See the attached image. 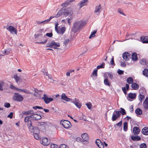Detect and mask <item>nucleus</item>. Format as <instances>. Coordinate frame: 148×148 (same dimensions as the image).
<instances>
[{
    "label": "nucleus",
    "instance_id": "f257e3e1",
    "mask_svg": "<svg viewBox=\"0 0 148 148\" xmlns=\"http://www.w3.org/2000/svg\"><path fill=\"white\" fill-rule=\"evenodd\" d=\"M86 24V22L85 21L80 20L75 21L73 23L71 31L74 33H76L80 31Z\"/></svg>",
    "mask_w": 148,
    "mask_h": 148
},
{
    "label": "nucleus",
    "instance_id": "f03ea898",
    "mask_svg": "<svg viewBox=\"0 0 148 148\" xmlns=\"http://www.w3.org/2000/svg\"><path fill=\"white\" fill-rule=\"evenodd\" d=\"M60 123L66 129H68L71 128L72 126V125L69 121L66 120H61Z\"/></svg>",
    "mask_w": 148,
    "mask_h": 148
},
{
    "label": "nucleus",
    "instance_id": "7ed1b4c3",
    "mask_svg": "<svg viewBox=\"0 0 148 148\" xmlns=\"http://www.w3.org/2000/svg\"><path fill=\"white\" fill-rule=\"evenodd\" d=\"M60 46V44L59 43H56L54 41H52L51 42H48L46 46L47 47H49L51 48H54L57 49V47Z\"/></svg>",
    "mask_w": 148,
    "mask_h": 148
},
{
    "label": "nucleus",
    "instance_id": "20e7f679",
    "mask_svg": "<svg viewBox=\"0 0 148 148\" xmlns=\"http://www.w3.org/2000/svg\"><path fill=\"white\" fill-rule=\"evenodd\" d=\"M13 99L14 101L21 102L23 100V98L20 94L15 93L13 96Z\"/></svg>",
    "mask_w": 148,
    "mask_h": 148
},
{
    "label": "nucleus",
    "instance_id": "39448f33",
    "mask_svg": "<svg viewBox=\"0 0 148 148\" xmlns=\"http://www.w3.org/2000/svg\"><path fill=\"white\" fill-rule=\"evenodd\" d=\"M63 15L66 17L68 16H70L72 14V10L71 8H68L63 9Z\"/></svg>",
    "mask_w": 148,
    "mask_h": 148
},
{
    "label": "nucleus",
    "instance_id": "423d86ee",
    "mask_svg": "<svg viewBox=\"0 0 148 148\" xmlns=\"http://www.w3.org/2000/svg\"><path fill=\"white\" fill-rule=\"evenodd\" d=\"M42 99L43 100L45 103L47 104H48L49 103L53 100L52 98L48 97V96L45 94L43 95V96L42 97Z\"/></svg>",
    "mask_w": 148,
    "mask_h": 148
},
{
    "label": "nucleus",
    "instance_id": "0eeeda50",
    "mask_svg": "<svg viewBox=\"0 0 148 148\" xmlns=\"http://www.w3.org/2000/svg\"><path fill=\"white\" fill-rule=\"evenodd\" d=\"M29 130L31 133H32L33 134L34 133H39L40 132L39 130L38 127H34L33 126L31 127Z\"/></svg>",
    "mask_w": 148,
    "mask_h": 148
},
{
    "label": "nucleus",
    "instance_id": "6e6552de",
    "mask_svg": "<svg viewBox=\"0 0 148 148\" xmlns=\"http://www.w3.org/2000/svg\"><path fill=\"white\" fill-rule=\"evenodd\" d=\"M119 112H117L116 111H114L113 112L112 118L113 121L116 120L120 116V114H119Z\"/></svg>",
    "mask_w": 148,
    "mask_h": 148
},
{
    "label": "nucleus",
    "instance_id": "1a4fd4ad",
    "mask_svg": "<svg viewBox=\"0 0 148 148\" xmlns=\"http://www.w3.org/2000/svg\"><path fill=\"white\" fill-rule=\"evenodd\" d=\"M6 29L12 34L14 33L16 35L17 34V30L14 27L10 26L6 28Z\"/></svg>",
    "mask_w": 148,
    "mask_h": 148
},
{
    "label": "nucleus",
    "instance_id": "9d476101",
    "mask_svg": "<svg viewBox=\"0 0 148 148\" xmlns=\"http://www.w3.org/2000/svg\"><path fill=\"white\" fill-rule=\"evenodd\" d=\"M88 1V0H83L81 1L77 4V6L79 7V9H80L83 6L86 5Z\"/></svg>",
    "mask_w": 148,
    "mask_h": 148
},
{
    "label": "nucleus",
    "instance_id": "9b49d317",
    "mask_svg": "<svg viewBox=\"0 0 148 148\" xmlns=\"http://www.w3.org/2000/svg\"><path fill=\"white\" fill-rule=\"evenodd\" d=\"M72 102L79 108H80L82 106L81 103L79 102V100L77 98H75Z\"/></svg>",
    "mask_w": 148,
    "mask_h": 148
},
{
    "label": "nucleus",
    "instance_id": "f8f14e48",
    "mask_svg": "<svg viewBox=\"0 0 148 148\" xmlns=\"http://www.w3.org/2000/svg\"><path fill=\"white\" fill-rule=\"evenodd\" d=\"M131 54L127 52H125L123 54V58L125 61H127L130 58Z\"/></svg>",
    "mask_w": 148,
    "mask_h": 148
},
{
    "label": "nucleus",
    "instance_id": "ddd939ff",
    "mask_svg": "<svg viewBox=\"0 0 148 148\" xmlns=\"http://www.w3.org/2000/svg\"><path fill=\"white\" fill-rule=\"evenodd\" d=\"M102 10V8L101 4H99L96 6L95 8L94 12L99 14Z\"/></svg>",
    "mask_w": 148,
    "mask_h": 148
},
{
    "label": "nucleus",
    "instance_id": "4468645a",
    "mask_svg": "<svg viewBox=\"0 0 148 148\" xmlns=\"http://www.w3.org/2000/svg\"><path fill=\"white\" fill-rule=\"evenodd\" d=\"M41 143L44 145L47 146L49 144V142L47 138H44L42 139Z\"/></svg>",
    "mask_w": 148,
    "mask_h": 148
},
{
    "label": "nucleus",
    "instance_id": "2eb2a0df",
    "mask_svg": "<svg viewBox=\"0 0 148 148\" xmlns=\"http://www.w3.org/2000/svg\"><path fill=\"white\" fill-rule=\"evenodd\" d=\"M61 98L66 101H69L72 100V99L68 98L64 93H63L61 95Z\"/></svg>",
    "mask_w": 148,
    "mask_h": 148
},
{
    "label": "nucleus",
    "instance_id": "dca6fc26",
    "mask_svg": "<svg viewBox=\"0 0 148 148\" xmlns=\"http://www.w3.org/2000/svg\"><path fill=\"white\" fill-rule=\"evenodd\" d=\"M74 1V0H67L64 3L62 4L61 6L62 7H66Z\"/></svg>",
    "mask_w": 148,
    "mask_h": 148
},
{
    "label": "nucleus",
    "instance_id": "f3484780",
    "mask_svg": "<svg viewBox=\"0 0 148 148\" xmlns=\"http://www.w3.org/2000/svg\"><path fill=\"white\" fill-rule=\"evenodd\" d=\"M140 39L143 43H148V36L141 37Z\"/></svg>",
    "mask_w": 148,
    "mask_h": 148
},
{
    "label": "nucleus",
    "instance_id": "a211bd4d",
    "mask_svg": "<svg viewBox=\"0 0 148 148\" xmlns=\"http://www.w3.org/2000/svg\"><path fill=\"white\" fill-rule=\"evenodd\" d=\"M133 132L134 135L138 134L140 132V130L139 127H135L133 128Z\"/></svg>",
    "mask_w": 148,
    "mask_h": 148
},
{
    "label": "nucleus",
    "instance_id": "6ab92c4d",
    "mask_svg": "<svg viewBox=\"0 0 148 148\" xmlns=\"http://www.w3.org/2000/svg\"><path fill=\"white\" fill-rule=\"evenodd\" d=\"M17 90L19 91L20 92H22L27 94H31V92L26 89H23L19 88H17Z\"/></svg>",
    "mask_w": 148,
    "mask_h": 148
},
{
    "label": "nucleus",
    "instance_id": "aec40b11",
    "mask_svg": "<svg viewBox=\"0 0 148 148\" xmlns=\"http://www.w3.org/2000/svg\"><path fill=\"white\" fill-rule=\"evenodd\" d=\"M142 134L145 135H148V127H144L142 131Z\"/></svg>",
    "mask_w": 148,
    "mask_h": 148
},
{
    "label": "nucleus",
    "instance_id": "412c9836",
    "mask_svg": "<svg viewBox=\"0 0 148 148\" xmlns=\"http://www.w3.org/2000/svg\"><path fill=\"white\" fill-rule=\"evenodd\" d=\"M143 106L145 109H148V97L146 98L143 102Z\"/></svg>",
    "mask_w": 148,
    "mask_h": 148
},
{
    "label": "nucleus",
    "instance_id": "4be33fe9",
    "mask_svg": "<svg viewBox=\"0 0 148 148\" xmlns=\"http://www.w3.org/2000/svg\"><path fill=\"white\" fill-rule=\"evenodd\" d=\"M132 87L133 90H137L138 88V85L136 83H132Z\"/></svg>",
    "mask_w": 148,
    "mask_h": 148
},
{
    "label": "nucleus",
    "instance_id": "5701e85b",
    "mask_svg": "<svg viewBox=\"0 0 148 148\" xmlns=\"http://www.w3.org/2000/svg\"><path fill=\"white\" fill-rule=\"evenodd\" d=\"M132 139L134 141H138L141 139V138L139 136H131Z\"/></svg>",
    "mask_w": 148,
    "mask_h": 148
},
{
    "label": "nucleus",
    "instance_id": "b1692460",
    "mask_svg": "<svg viewBox=\"0 0 148 148\" xmlns=\"http://www.w3.org/2000/svg\"><path fill=\"white\" fill-rule=\"evenodd\" d=\"M121 110L120 111H117V112H119V114H120L121 116V114H122L123 115H125L126 114V112L125 110L123 108H120Z\"/></svg>",
    "mask_w": 148,
    "mask_h": 148
},
{
    "label": "nucleus",
    "instance_id": "393cba45",
    "mask_svg": "<svg viewBox=\"0 0 148 148\" xmlns=\"http://www.w3.org/2000/svg\"><path fill=\"white\" fill-rule=\"evenodd\" d=\"M140 95L139 96V100L140 101L142 102L143 100L145 97L144 95H141V94H143V93L141 91V90H140Z\"/></svg>",
    "mask_w": 148,
    "mask_h": 148
},
{
    "label": "nucleus",
    "instance_id": "a878e982",
    "mask_svg": "<svg viewBox=\"0 0 148 148\" xmlns=\"http://www.w3.org/2000/svg\"><path fill=\"white\" fill-rule=\"evenodd\" d=\"M41 116L40 115L37 114H34L33 115V118H34V119L35 120H39L41 119Z\"/></svg>",
    "mask_w": 148,
    "mask_h": 148
},
{
    "label": "nucleus",
    "instance_id": "bb28decb",
    "mask_svg": "<svg viewBox=\"0 0 148 148\" xmlns=\"http://www.w3.org/2000/svg\"><path fill=\"white\" fill-rule=\"evenodd\" d=\"M82 137L84 140L85 141L87 140L89 138L88 135L86 133H84L82 134Z\"/></svg>",
    "mask_w": 148,
    "mask_h": 148
},
{
    "label": "nucleus",
    "instance_id": "cd10ccee",
    "mask_svg": "<svg viewBox=\"0 0 148 148\" xmlns=\"http://www.w3.org/2000/svg\"><path fill=\"white\" fill-rule=\"evenodd\" d=\"M128 97L131 99H134L136 97V93H130L128 95Z\"/></svg>",
    "mask_w": 148,
    "mask_h": 148
},
{
    "label": "nucleus",
    "instance_id": "c85d7f7f",
    "mask_svg": "<svg viewBox=\"0 0 148 148\" xmlns=\"http://www.w3.org/2000/svg\"><path fill=\"white\" fill-rule=\"evenodd\" d=\"M135 112L137 114L140 115L142 114L143 111L140 109L138 108L135 110Z\"/></svg>",
    "mask_w": 148,
    "mask_h": 148
},
{
    "label": "nucleus",
    "instance_id": "c756f323",
    "mask_svg": "<svg viewBox=\"0 0 148 148\" xmlns=\"http://www.w3.org/2000/svg\"><path fill=\"white\" fill-rule=\"evenodd\" d=\"M14 78L15 79L16 82L17 83H18V82L21 79V78L18 76L17 75H14Z\"/></svg>",
    "mask_w": 148,
    "mask_h": 148
},
{
    "label": "nucleus",
    "instance_id": "7c9ffc66",
    "mask_svg": "<svg viewBox=\"0 0 148 148\" xmlns=\"http://www.w3.org/2000/svg\"><path fill=\"white\" fill-rule=\"evenodd\" d=\"M132 58L134 60H136L138 59V57L137 54L135 53H133L132 55Z\"/></svg>",
    "mask_w": 148,
    "mask_h": 148
},
{
    "label": "nucleus",
    "instance_id": "2f4dec72",
    "mask_svg": "<svg viewBox=\"0 0 148 148\" xmlns=\"http://www.w3.org/2000/svg\"><path fill=\"white\" fill-rule=\"evenodd\" d=\"M63 9H62L60 11H59L57 14L55 16V18H57L59 17L62 14H63Z\"/></svg>",
    "mask_w": 148,
    "mask_h": 148
},
{
    "label": "nucleus",
    "instance_id": "473e14b6",
    "mask_svg": "<svg viewBox=\"0 0 148 148\" xmlns=\"http://www.w3.org/2000/svg\"><path fill=\"white\" fill-rule=\"evenodd\" d=\"M104 83L105 85L108 86H110V84L108 78H105L104 80Z\"/></svg>",
    "mask_w": 148,
    "mask_h": 148
},
{
    "label": "nucleus",
    "instance_id": "72a5a7b5",
    "mask_svg": "<svg viewBox=\"0 0 148 148\" xmlns=\"http://www.w3.org/2000/svg\"><path fill=\"white\" fill-rule=\"evenodd\" d=\"M133 81V79L131 77H129L127 79V82L129 84H132Z\"/></svg>",
    "mask_w": 148,
    "mask_h": 148
},
{
    "label": "nucleus",
    "instance_id": "f704fd0d",
    "mask_svg": "<svg viewBox=\"0 0 148 148\" xmlns=\"http://www.w3.org/2000/svg\"><path fill=\"white\" fill-rule=\"evenodd\" d=\"M34 138L37 140H39L40 138V136L39 135V133L34 134Z\"/></svg>",
    "mask_w": 148,
    "mask_h": 148
},
{
    "label": "nucleus",
    "instance_id": "c9c22d12",
    "mask_svg": "<svg viewBox=\"0 0 148 148\" xmlns=\"http://www.w3.org/2000/svg\"><path fill=\"white\" fill-rule=\"evenodd\" d=\"M143 75L146 77L148 76V69H145L143 71Z\"/></svg>",
    "mask_w": 148,
    "mask_h": 148
},
{
    "label": "nucleus",
    "instance_id": "e433bc0d",
    "mask_svg": "<svg viewBox=\"0 0 148 148\" xmlns=\"http://www.w3.org/2000/svg\"><path fill=\"white\" fill-rule=\"evenodd\" d=\"M124 125H123V130L126 132L127 130L128 126H127V123L126 122H125L124 123Z\"/></svg>",
    "mask_w": 148,
    "mask_h": 148
},
{
    "label": "nucleus",
    "instance_id": "4c0bfd02",
    "mask_svg": "<svg viewBox=\"0 0 148 148\" xmlns=\"http://www.w3.org/2000/svg\"><path fill=\"white\" fill-rule=\"evenodd\" d=\"M97 30H94L93 32L91 33L90 35V36L89 38H91L93 37H94L95 36V34L96 33Z\"/></svg>",
    "mask_w": 148,
    "mask_h": 148
},
{
    "label": "nucleus",
    "instance_id": "58836bf2",
    "mask_svg": "<svg viewBox=\"0 0 148 148\" xmlns=\"http://www.w3.org/2000/svg\"><path fill=\"white\" fill-rule=\"evenodd\" d=\"M105 64L104 62H103L102 64L100 65H98L97 66V69H99L101 68H104V66Z\"/></svg>",
    "mask_w": 148,
    "mask_h": 148
},
{
    "label": "nucleus",
    "instance_id": "ea45409f",
    "mask_svg": "<svg viewBox=\"0 0 148 148\" xmlns=\"http://www.w3.org/2000/svg\"><path fill=\"white\" fill-rule=\"evenodd\" d=\"M26 123L29 129L31 127H32L33 126L32 125V122L31 120L28 121V122Z\"/></svg>",
    "mask_w": 148,
    "mask_h": 148
},
{
    "label": "nucleus",
    "instance_id": "a19ab883",
    "mask_svg": "<svg viewBox=\"0 0 148 148\" xmlns=\"http://www.w3.org/2000/svg\"><path fill=\"white\" fill-rule=\"evenodd\" d=\"M85 105L86 106H87L88 108L89 109H90L92 106V105L90 102H89L88 103H86Z\"/></svg>",
    "mask_w": 148,
    "mask_h": 148
},
{
    "label": "nucleus",
    "instance_id": "79ce46f5",
    "mask_svg": "<svg viewBox=\"0 0 148 148\" xmlns=\"http://www.w3.org/2000/svg\"><path fill=\"white\" fill-rule=\"evenodd\" d=\"M65 27H62L60 30V33L62 35L65 32Z\"/></svg>",
    "mask_w": 148,
    "mask_h": 148
},
{
    "label": "nucleus",
    "instance_id": "37998d69",
    "mask_svg": "<svg viewBox=\"0 0 148 148\" xmlns=\"http://www.w3.org/2000/svg\"><path fill=\"white\" fill-rule=\"evenodd\" d=\"M146 60L145 59H142L141 61H140V63L141 64L144 65L147 64Z\"/></svg>",
    "mask_w": 148,
    "mask_h": 148
},
{
    "label": "nucleus",
    "instance_id": "c03bdc74",
    "mask_svg": "<svg viewBox=\"0 0 148 148\" xmlns=\"http://www.w3.org/2000/svg\"><path fill=\"white\" fill-rule=\"evenodd\" d=\"M59 25L58 23H57L55 24V29L56 32L58 33H60L59 31L58 30V26Z\"/></svg>",
    "mask_w": 148,
    "mask_h": 148
},
{
    "label": "nucleus",
    "instance_id": "a18cd8bd",
    "mask_svg": "<svg viewBox=\"0 0 148 148\" xmlns=\"http://www.w3.org/2000/svg\"><path fill=\"white\" fill-rule=\"evenodd\" d=\"M98 146L99 148H104V144L103 142L101 141L100 143H99V144Z\"/></svg>",
    "mask_w": 148,
    "mask_h": 148
},
{
    "label": "nucleus",
    "instance_id": "49530a36",
    "mask_svg": "<svg viewBox=\"0 0 148 148\" xmlns=\"http://www.w3.org/2000/svg\"><path fill=\"white\" fill-rule=\"evenodd\" d=\"M97 69H95L93 72L92 75L94 76L97 77Z\"/></svg>",
    "mask_w": 148,
    "mask_h": 148
},
{
    "label": "nucleus",
    "instance_id": "de8ad7c7",
    "mask_svg": "<svg viewBox=\"0 0 148 148\" xmlns=\"http://www.w3.org/2000/svg\"><path fill=\"white\" fill-rule=\"evenodd\" d=\"M50 147L51 148H59V146H58L54 144H51Z\"/></svg>",
    "mask_w": 148,
    "mask_h": 148
},
{
    "label": "nucleus",
    "instance_id": "09e8293b",
    "mask_svg": "<svg viewBox=\"0 0 148 148\" xmlns=\"http://www.w3.org/2000/svg\"><path fill=\"white\" fill-rule=\"evenodd\" d=\"M147 146L145 143L141 144L140 146V148H147Z\"/></svg>",
    "mask_w": 148,
    "mask_h": 148
},
{
    "label": "nucleus",
    "instance_id": "8fccbe9b",
    "mask_svg": "<svg viewBox=\"0 0 148 148\" xmlns=\"http://www.w3.org/2000/svg\"><path fill=\"white\" fill-rule=\"evenodd\" d=\"M59 148H69V147L65 144H62L59 147Z\"/></svg>",
    "mask_w": 148,
    "mask_h": 148
},
{
    "label": "nucleus",
    "instance_id": "3c124183",
    "mask_svg": "<svg viewBox=\"0 0 148 148\" xmlns=\"http://www.w3.org/2000/svg\"><path fill=\"white\" fill-rule=\"evenodd\" d=\"M33 108L34 110H36L37 109H43V108L42 107H40L38 106H35L33 107Z\"/></svg>",
    "mask_w": 148,
    "mask_h": 148
},
{
    "label": "nucleus",
    "instance_id": "603ef678",
    "mask_svg": "<svg viewBox=\"0 0 148 148\" xmlns=\"http://www.w3.org/2000/svg\"><path fill=\"white\" fill-rule=\"evenodd\" d=\"M4 82L3 81H0V90H3V86L4 85Z\"/></svg>",
    "mask_w": 148,
    "mask_h": 148
},
{
    "label": "nucleus",
    "instance_id": "864d4df0",
    "mask_svg": "<svg viewBox=\"0 0 148 148\" xmlns=\"http://www.w3.org/2000/svg\"><path fill=\"white\" fill-rule=\"evenodd\" d=\"M122 124V121H121L119 123H118L116 124L114 126L115 127H116V126L120 127L121 126Z\"/></svg>",
    "mask_w": 148,
    "mask_h": 148
},
{
    "label": "nucleus",
    "instance_id": "5fc2aeb1",
    "mask_svg": "<svg viewBox=\"0 0 148 148\" xmlns=\"http://www.w3.org/2000/svg\"><path fill=\"white\" fill-rule=\"evenodd\" d=\"M118 12L121 14L123 15V16H125V14L123 12L121 9H119L118 10Z\"/></svg>",
    "mask_w": 148,
    "mask_h": 148
},
{
    "label": "nucleus",
    "instance_id": "6e6d98bb",
    "mask_svg": "<svg viewBox=\"0 0 148 148\" xmlns=\"http://www.w3.org/2000/svg\"><path fill=\"white\" fill-rule=\"evenodd\" d=\"M55 17V16H51L49 19L45 21H46V23H47L49 22L51 19Z\"/></svg>",
    "mask_w": 148,
    "mask_h": 148
},
{
    "label": "nucleus",
    "instance_id": "4d7b16f0",
    "mask_svg": "<svg viewBox=\"0 0 148 148\" xmlns=\"http://www.w3.org/2000/svg\"><path fill=\"white\" fill-rule=\"evenodd\" d=\"M22 114H23L27 115L29 114H30V113L29 110L28 111H23L22 112Z\"/></svg>",
    "mask_w": 148,
    "mask_h": 148
},
{
    "label": "nucleus",
    "instance_id": "13d9d810",
    "mask_svg": "<svg viewBox=\"0 0 148 148\" xmlns=\"http://www.w3.org/2000/svg\"><path fill=\"white\" fill-rule=\"evenodd\" d=\"M108 75L109 77L111 79H112L113 77V75L112 73L111 72H108Z\"/></svg>",
    "mask_w": 148,
    "mask_h": 148
},
{
    "label": "nucleus",
    "instance_id": "bf43d9fd",
    "mask_svg": "<svg viewBox=\"0 0 148 148\" xmlns=\"http://www.w3.org/2000/svg\"><path fill=\"white\" fill-rule=\"evenodd\" d=\"M4 106L6 108H9L10 107V104L8 103H4Z\"/></svg>",
    "mask_w": 148,
    "mask_h": 148
},
{
    "label": "nucleus",
    "instance_id": "052dcab7",
    "mask_svg": "<svg viewBox=\"0 0 148 148\" xmlns=\"http://www.w3.org/2000/svg\"><path fill=\"white\" fill-rule=\"evenodd\" d=\"M117 73L119 75L123 74L124 73V71L119 69L117 71Z\"/></svg>",
    "mask_w": 148,
    "mask_h": 148
},
{
    "label": "nucleus",
    "instance_id": "680f3d73",
    "mask_svg": "<svg viewBox=\"0 0 148 148\" xmlns=\"http://www.w3.org/2000/svg\"><path fill=\"white\" fill-rule=\"evenodd\" d=\"M110 63L111 64L113 65L114 66L115 65V64L114 63V57L113 56L112 58L111 59V61L110 62Z\"/></svg>",
    "mask_w": 148,
    "mask_h": 148
},
{
    "label": "nucleus",
    "instance_id": "e2e57ef3",
    "mask_svg": "<svg viewBox=\"0 0 148 148\" xmlns=\"http://www.w3.org/2000/svg\"><path fill=\"white\" fill-rule=\"evenodd\" d=\"M101 141L99 139H97L95 141V143L97 146H98L99 143H100Z\"/></svg>",
    "mask_w": 148,
    "mask_h": 148
},
{
    "label": "nucleus",
    "instance_id": "0e129e2a",
    "mask_svg": "<svg viewBox=\"0 0 148 148\" xmlns=\"http://www.w3.org/2000/svg\"><path fill=\"white\" fill-rule=\"evenodd\" d=\"M47 41V40L46 39H45L44 41V42H36V43H37L38 44H45Z\"/></svg>",
    "mask_w": 148,
    "mask_h": 148
},
{
    "label": "nucleus",
    "instance_id": "69168bd1",
    "mask_svg": "<svg viewBox=\"0 0 148 148\" xmlns=\"http://www.w3.org/2000/svg\"><path fill=\"white\" fill-rule=\"evenodd\" d=\"M46 35L48 37H51L53 36V34L52 33H47Z\"/></svg>",
    "mask_w": 148,
    "mask_h": 148
},
{
    "label": "nucleus",
    "instance_id": "338daca9",
    "mask_svg": "<svg viewBox=\"0 0 148 148\" xmlns=\"http://www.w3.org/2000/svg\"><path fill=\"white\" fill-rule=\"evenodd\" d=\"M13 113L12 112H10V114L8 116V117L12 119L13 118Z\"/></svg>",
    "mask_w": 148,
    "mask_h": 148
},
{
    "label": "nucleus",
    "instance_id": "774afa93",
    "mask_svg": "<svg viewBox=\"0 0 148 148\" xmlns=\"http://www.w3.org/2000/svg\"><path fill=\"white\" fill-rule=\"evenodd\" d=\"M69 41V39H66L64 41V44L65 45H67Z\"/></svg>",
    "mask_w": 148,
    "mask_h": 148
}]
</instances>
